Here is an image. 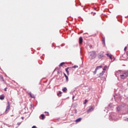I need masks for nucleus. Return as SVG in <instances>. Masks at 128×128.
Instances as JSON below:
<instances>
[{
  "instance_id": "f257e3e1",
  "label": "nucleus",
  "mask_w": 128,
  "mask_h": 128,
  "mask_svg": "<svg viewBox=\"0 0 128 128\" xmlns=\"http://www.w3.org/2000/svg\"><path fill=\"white\" fill-rule=\"evenodd\" d=\"M110 120H118V116L116 114L112 112L110 113L109 116Z\"/></svg>"
},
{
  "instance_id": "f03ea898",
  "label": "nucleus",
  "mask_w": 128,
  "mask_h": 128,
  "mask_svg": "<svg viewBox=\"0 0 128 128\" xmlns=\"http://www.w3.org/2000/svg\"><path fill=\"white\" fill-rule=\"evenodd\" d=\"M89 58L92 60L96 58V52L92 51L88 52Z\"/></svg>"
},
{
  "instance_id": "7ed1b4c3",
  "label": "nucleus",
  "mask_w": 128,
  "mask_h": 128,
  "mask_svg": "<svg viewBox=\"0 0 128 128\" xmlns=\"http://www.w3.org/2000/svg\"><path fill=\"white\" fill-rule=\"evenodd\" d=\"M124 105H120L117 106L116 110L118 112H122L124 110Z\"/></svg>"
},
{
  "instance_id": "20e7f679",
  "label": "nucleus",
  "mask_w": 128,
  "mask_h": 128,
  "mask_svg": "<svg viewBox=\"0 0 128 128\" xmlns=\"http://www.w3.org/2000/svg\"><path fill=\"white\" fill-rule=\"evenodd\" d=\"M10 102H8V106L6 108V110L5 111L6 114H8V110H10Z\"/></svg>"
},
{
  "instance_id": "39448f33",
  "label": "nucleus",
  "mask_w": 128,
  "mask_h": 128,
  "mask_svg": "<svg viewBox=\"0 0 128 128\" xmlns=\"http://www.w3.org/2000/svg\"><path fill=\"white\" fill-rule=\"evenodd\" d=\"M128 72H125L123 74L120 75V78L124 79V78H126L128 76Z\"/></svg>"
},
{
  "instance_id": "423d86ee",
  "label": "nucleus",
  "mask_w": 128,
  "mask_h": 128,
  "mask_svg": "<svg viewBox=\"0 0 128 128\" xmlns=\"http://www.w3.org/2000/svg\"><path fill=\"white\" fill-rule=\"evenodd\" d=\"M102 68V66H100L96 67L95 70L94 72V74H96V72H98V70H100V68Z\"/></svg>"
},
{
  "instance_id": "0eeeda50",
  "label": "nucleus",
  "mask_w": 128,
  "mask_h": 128,
  "mask_svg": "<svg viewBox=\"0 0 128 128\" xmlns=\"http://www.w3.org/2000/svg\"><path fill=\"white\" fill-rule=\"evenodd\" d=\"M94 110V106H91L90 107V108L87 110L88 114H90V112H93Z\"/></svg>"
},
{
  "instance_id": "6e6552de",
  "label": "nucleus",
  "mask_w": 128,
  "mask_h": 128,
  "mask_svg": "<svg viewBox=\"0 0 128 128\" xmlns=\"http://www.w3.org/2000/svg\"><path fill=\"white\" fill-rule=\"evenodd\" d=\"M98 58L100 60L102 58H104V54L102 53H99L98 56Z\"/></svg>"
},
{
  "instance_id": "1a4fd4ad",
  "label": "nucleus",
  "mask_w": 128,
  "mask_h": 128,
  "mask_svg": "<svg viewBox=\"0 0 128 128\" xmlns=\"http://www.w3.org/2000/svg\"><path fill=\"white\" fill-rule=\"evenodd\" d=\"M28 94H29L30 98H36V96H34V95L32 94V92H28Z\"/></svg>"
},
{
  "instance_id": "9d476101",
  "label": "nucleus",
  "mask_w": 128,
  "mask_h": 128,
  "mask_svg": "<svg viewBox=\"0 0 128 128\" xmlns=\"http://www.w3.org/2000/svg\"><path fill=\"white\" fill-rule=\"evenodd\" d=\"M84 40V39L82 38V37L80 36L79 38V44H82V42Z\"/></svg>"
},
{
  "instance_id": "9b49d317",
  "label": "nucleus",
  "mask_w": 128,
  "mask_h": 128,
  "mask_svg": "<svg viewBox=\"0 0 128 128\" xmlns=\"http://www.w3.org/2000/svg\"><path fill=\"white\" fill-rule=\"evenodd\" d=\"M64 76L66 78V82H68V76L66 73H64Z\"/></svg>"
},
{
  "instance_id": "f8f14e48",
  "label": "nucleus",
  "mask_w": 128,
  "mask_h": 128,
  "mask_svg": "<svg viewBox=\"0 0 128 128\" xmlns=\"http://www.w3.org/2000/svg\"><path fill=\"white\" fill-rule=\"evenodd\" d=\"M106 56H107L110 58V60H112V54L110 55L108 53H107L106 54Z\"/></svg>"
},
{
  "instance_id": "ddd939ff",
  "label": "nucleus",
  "mask_w": 128,
  "mask_h": 128,
  "mask_svg": "<svg viewBox=\"0 0 128 128\" xmlns=\"http://www.w3.org/2000/svg\"><path fill=\"white\" fill-rule=\"evenodd\" d=\"M0 100H4V95H0Z\"/></svg>"
},
{
  "instance_id": "4468645a",
  "label": "nucleus",
  "mask_w": 128,
  "mask_h": 128,
  "mask_svg": "<svg viewBox=\"0 0 128 128\" xmlns=\"http://www.w3.org/2000/svg\"><path fill=\"white\" fill-rule=\"evenodd\" d=\"M80 120H82V118H78L75 120V122H80Z\"/></svg>"
},
{
  "instance_id": "2eb2a0df",
  "label": "nucleus",
  "mask_w": 128,
  "mask_h": 128,
  "mask_svg": "<svg viewBox=\"0 0 128 128\" xmlns=\"http://www.w3.org/2000/svg\"><path fill=\"white\" fill-rule=\"evenodd\" d=\"M56 72L58 74H60L62 72V71L60 70H58V69L56 68L54 70V71H56Z\"/></svg>"
},
{
  "instance_id": "dca6fc26",
  "label": "nucleus",
  "mask_w": 128,
  "mask_h": 128,
  "mask_svg": "<svg viewBox=\"0 0 128 128\" xmlns=\"http://www.w3.org/2000/svg\"><path fill=\"white\" fill-rule=\"evenodd\" d=\"M40 116L42 118L41 120H44V118H46V116H44V114H42L40 115Z\"/></svg>"
},
{
  "instance_id": "f3484780",
  "label": "nucleus",
  "mask_w": 128,
  "mask_h": 128,
  "mask_svg": "<svg viewBox=\"0 0 128 128\" xmlns=\"http://www.w3.org/2000/svg\"><path fill=\"white\" fill-rule=\"evenodd\" d=\"M62 90L63 92H66L68 90V88H66L65 87L64 88H62Z\"/></svg>"
},
{
  "instance_id": "a211bd4d",
  "label": "nucleus",
  "mask_w": 128,
  "mask_h": 128,
  "mask_svg": "<svg viewBox=\"0 0 128 128\" xmlns=\"http://www.w3.org/2000/svg\"><path fill=\"white\" fill-rule=\"evenodd\" d=\"M104 72H106L104 71H102V72L100 73V76H104Z\"/></svg>"
},
{
  "instance_id": "6ab92c4d",
  "label": "nucleus",
  "mask_w": 128,
  "mask_h": 128,
  "mask_svg": "<svg viewBox=\"0 0 128 128\" xmlns=\"http://www.w3.org/2000/svg\"><path fill=\"white\" fill-rule=\"evenodd\" d=\"M66 62H61L60 64H59V66H64V64H65Z\"/></svg>"
},
{
  "instance_id": "aec40b11",
  "label": "nucleus",
  "mask_w": 128,
  "mask_h": 128,
  "mask_svg": "<svg viewBox=\"0 0 128 128\" xmlns=\"http://www.w3.org/2000/svg\"><path fill=\"white\" fill-rule=\"evenodd\" d=\"M62 94V91H59L58 93V96H60V94Z\"/></svg>"
},
{
  "instance_id": "412c9836",
  "label": "nucleus",
  "mask_w": 128,
  "mask_h": 128,
  "mask_svg": "<svg viewBox=\"0 0 128 128\" xmlns=\"http://www.w3.org/2000/svg\"><path fill=\"white\" fill-rule=\"evenodd\" d=\"M76 92H73V94H72V100H74V98H76V95L74 94V93H75Z\"/></svg>"
},
{
  "instance_id": "4be33fe9",
  "label": "nucleus",
  "mask_w": 128,
  "mask_h": 128,
  "mask_svg": "<svg viewBox=\"0 0 128 128\" xmlns=\"http://www.w3.org/2000/svg\"><path fill=\"white\" fill-rule=\"evenodd\" d=\"M102 44H103L106 45V40L104 39V38L102 39Z\"/></svg>"
},
{
  "instance_id": "5701e85b",
  "label": "nucleus",
  "mask_w": 128,
  "mask_h": 128,
  "mask_svg": "<svg viewBox=\"0 0 128 128\" xmlns=\"http://www.w3.org/2000/svg\"><path fill=\"white\" fill-rule=\"evenodd\" d=\"M65 70L66 72V74H68V68H67L65 69Z\"/></svg>"
},
{
  "instance_id": "b1692460",
  "label": "nucleus",
  "mask_w": 128,
  "mask_h": 128,
  "mask_svg": "<svg viewBox=\"0 0 128 128\" xmlns=\"http://www.w3.org/2000/svg\"><path fill=\"white\" fill-rule=\"evenodd\" d=\"M108 108H112V104H110L108 106Z\"/></svg>"
},
{
  "instance_id": "393cba45",
  "label": "nucleus",
  "mask_w": 128,
  "mask_h": 128,
  "mask_svg": "<svg viewBox=\"0 0 128 128\" xmlns=\"http://www.w3.org/2000/svg\"><path fill=\"white\" fill-rule=\"evenodd\" d=\"M78 68V66H72V68Z\"/></svg>"
},
{
  "instance_id": "a878e982",
  "label": "nucleus",
  "mask_w": 128,
  "mask_h": 128,
  "mask_svg": "<svg viewBox=\"0 0 128 128\" xmlns=\"http://www.w3.org/2000/svg\"><path fill=\"white\" fill-rule=\"evenodd\" d=\"M106 68H108V66H104V68H103V70H106Z\"/></svg>"
},
{
  "instance_id": "bb28decb",
  "label": "nucleus",
  "mask_w": 128,
  "mask_h": 128,
  "mask_svg": "<svg viewBox=\"0 0 128 128\" xmlns=\"http://www.w3.org/2000/svg\"><path fill=\"white\" fill-rule=\"evenodd\" d=\"M0 78L1 80H2V82H4V77H2V76H0Z\"/></svg>"
},
{
  "instance_id": "cd10ccee",
  "label": "nucleus",
  "mask_w": 128,
  "mask_h": 128,
  "mask_svg": "<svg viewBox=\"0 0 128 128\" xmlns=\"http://www.w3.org/2000/svg\"><path fill=\"white\" fill-rule=\"evenodd\" d=\"M86 102H88V100H85L84 102V104H86Z\"/></svg>"
},
{
  "instance_id": "c85d7f7f",
  "label": "nucleus",
  "mask_w": 128,
  "mask_h": 128,
  "mask_svg": "<svg viewBox=\"0 0 128 128\" xmlns=\"http://www.w3.org/2000/svg\"><path fill=\"white\" fill-rule=\"evenodd\" d=\"M124 120H125V122H128V118H124Z\"/></svg>"
},
{
  "instance_id": "c756f323",
  "label": "nucleus",
  "mask_w": 128,
  "mask_h": 128,
  "mask_svg": "<svg viewBox=\"0 0 128 128\" xmlns=\"http://www.w3.org/2000/svg\"><path fill=\"white\" fill-rule=\"evenodd\" d=\"M104 110V112H108V108H106Z\"/></svg>"
},
{
  "instance_id": "7c9ffc66",
  "label": "nucleus",
  "mask_w": 128,
  "mask_h": 128,
  "mask_svg": "<svg viewBox=\"0 0 128 128\" xmlns=\"http://www.w3.org/2000/svg\"><path fill=\"white\" fill-rule=\"evenodd\" d=\"M45 112V114H48L47 116H50V114H48V112Z\"/></svg>"
},
{
  "instance_id": "2f4dec72",
  "label": "nucleus",
  "mask_w": 128,
  "mask_h": 128,
  "mask_svg": "<svg viewBox=\"0 0 128 128\" xmlns=\"http://www.w3.org/2000/svg\"><path fill=\"white\" fill-rule=\"evenodd\" d=\"M126 48H128V47H127V46H126V47L124 48V50H126Z\"/></svg>"
},
{
  "instance_id": "473e14b6",
  "label": "nucleus",
  "mask_w": 128,
  "mask_h": 128,
  "mask_svg": "<svg viewBox=\"0 0 128 128\" xmlns=\"http://www.w3.org/2000/svg\"><path fill=\"white\" fill-rule=\"evenodd\" d=\"M32 128H36V126H32Z\"/></svg>"
},
{
  "instance_id": "72a5a7b5",
  "label": "nucleus",
  "mask_w": 128,
  "mask_h": 128,
  "mask_svg": "<svg viewBox=\"0 0 128 128\" xmlns=\"http://www.w3.org/2000/svg\"><path fill=\"white\" fill-rule=\"evenodd\" d=\"M8 88H4V92H6V90H7Z\"/></svg>"
},
{
  "instance_id": "f704fd0d",
  "label": "nucleus",
  "mask_w": 128,
  "mask_h": 128,
  "mask_svg": "<svg viewBox=\"0 0 128 128\" xmlns=\"http://www.w3.org/2000/svg\"><path fill=\"white\" fill-rule=\"evenodd\" d=\"M30 106H31V108H34V104H30Z\"/></svg>"
},
{
  "instance_id": "c9c22d12",
  "label": "nucleus",
  "mask_w": 128,
  "mask_h": 128,
  "mask_svg": "<svg viewBox=\"0 0 128 128\" xmlns=\"http://www.w3.org/2000/svg\"><path fill=\"white\" fill-rule=\"evenodd\" d=\"M18 126H20V122H18Z\"/></svg>"
},
{
  "instance_id": "e433bc0d",
  "label": "nucleus",
  "mask_w": 128,
  "mask_h": 128,
  "mask_svg": "<svg viewBox=\"0 0 128 128\" xmlns=\"http://www.w3.org/2000/svg\"><path fill=\"white\" fill-rule=\"evenodd\" d=\"M126 56H128V52H126Z\"/></svg>"
},
{
  "instance_id": "4c0bfd02",
  "label": "nucleus",
  "mask_w": 128,
  "mask_h": 128,
  "mask_svg": "<svg viewBox=\"0 0 128 128\" xmlns=\"http://www.w3.org/2000/svg\"><path fill=\"white\" fill-rule=\"evenodd\" d=\"M80 54H82V50H80Z\"/></svg>"
},
{
  "instance_id": "58836bf2",
  "label": "nucleus",
  "mask_w": 128,
  "mask_h": 128,
  "mask_svg": "<svg viewBox=\"0 0 128 128\" xmlns=\"http://www.w3.org/2000/svg\"><path fill=\"white\" fill-rule=\"evenodd\" d=\"M22 120H24V117H22Z\"/></svg>"
},
{
  "instance_id": "ea45409f",
  "label": "nucleus",
  "mask_w": 128,
  "mask_h": 128,
  "mask_svg": "<svg viewBox=\"0 0 128 128\" xmlns=\"http://www.w3.org/2000/svg\"><path fill=\"white\" fill-rule=\"evenodd\" d=\"M92 46H90V47L92 48Z\"/></svg>"
},
{
  "instance_id": "a19ab883",
  "label": "nucleus",
  "mask_w": 128,
  "mask_h": 128,
  "mask_svg": "<svg viewBox=\"0 0 128 128\" xmlns=\"http://www.w3.org/2000/svg\"><path fill=\"white\" fill-rule=\"evenodd\" d=\"M94 10H96V8H94Z\"/></svg>"
}]
</instances>
